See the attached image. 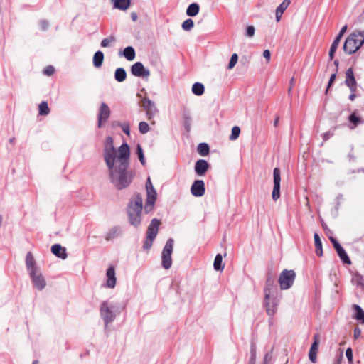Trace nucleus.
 <instances>
[{
  "label": "nucleus",
  "mask_w": 364,
  "mask_h": 364,
  "mask_svg": "<svg viewBox=\"0 0 364 364\" xmlns=\"http://www.w3.org/2000/svg\"><path fill=\"white\" fill-rule=\"evenodd\" d=\"M142 210L143 198L140 194L136 193L133 198L129 200L127 208L129 223L136 228L141 225Z\"/></svg>",
  "instance_id": "obj_3"
},
{
  "label": "nucleus",
  "mask_w": 364,
  "mask_h": 364,
  "mask_svg": "<svg viewBox=\"0 0 364 364\" xmlns=\"http://www.w3.org/2000/svg\"><path fill=\"white\" fill-rule=\"evenodd\" d=\"M364 44V31H355L346 39L343 51L351 55L355 53Z\"/></svg>",
  "instance_id": "obj_5"
},
{
  "label": "nucleus",
  "mask_w": 364,
  "mask_h": 364,
  "mask_svg": "<svg viewBox=\"0 0 364 364\" xmlns=\"http://www.w3.org/2000/svg\"><path fill=\"white\" fill-rule=\"evenodd\" d=\"M209 167L210 165L207 161L205 159H198L195 164L194 170L198 176H202L205 174Z\"/></svg>",
  "instance_id": "obj_18"
},
{
  "label": "nucleus",
  "mask_w": 364,
  "mask_h": 364,
  "mask_svg": "<svg viewBox=\"0 0 364 364\" xmlns=\"http://www.w3.org/2000/svg\"><path fill=\"white\" fill-rule=\"evenodd\" d=\"M240 134V128L238 126H234L232 128L231 134L229 136V139L230 141H235L236 140Z\"/></svg>",
  "instance_id": "obj_39"
},
{
  "label": "nucleus",
  "mask_w": 364,
  "mask_h": 364,
  "mask_svg": "<svg viewBox=\"0 0 364 364\" xmlns=\"http://www.w3.org/2000/svg\"><path fill=\"white\" fill-rule=\"evenodd\" d=\"M194 26V22L191 18L185 20L182 23V28L184 31H191Z\"/></svg>",
  "instance_id": "obj_41"
},
{
  "label": "nucleus",
  "mask_w": 364,
  "mask_h": 364,
  "mask_svg": "<svg viewBox=\"0 0 364 364\" xmlns=\"http://www.w3.org/2000/svg\"><path fill=\"white\" fill-rule=\"evenodd\" d=\"M131 18L133 21H136L138 18L137 14L136 12H132L131 14Z\"/></svg>",
  "instance_id": "obj_60"
},
{
  "label": "nucleus",
  "mask_w": 364,
  "mask_h": 364,
  "mask_svg": "<svg viewBox=\"0 0 364 364\" xmlns=\"http://www.w3.org/2000/svg\"><path fill=\"white\" fill-rule=\"evenodd\" d=\"M197 151L202 156H205L209 154L210 146L207 143L202 142L198 145Z\"/></svg>",
  "instance_id": "obj_32"
},
{
  "label": "nucleus",
  "mask_w": 364,
  "mask_h": 364,
  "mask_svg": "<svg viewBox=\"0 0 364 364\" xmlns=\"http://www.w3.org/2000/svg\"><path fill=\"white\" fill-rule=\"evenodd\" d=\"M106 277L107 281L105 287L110 289L114 288L116 285L117 278L115 276V269L113 266H110L107 268Z\"/></svg>",
  "instance_id": "obj_19"
},
{
  "label": "nucleus",
  "mask_w": 364,
  "mask_h": 364,
  "mask_svg": "<svg viewBox=\"0 0 364 364\" xmlns=\"http://www.w3.org/2000/svg\"><path fill=\"white\" fill-rule=\"evenodd\" d=\"M205 186L203 180H195L191 187V193L195 197H201L205 194Z\"/></svg>",
  "instance_id": "obj_14"
},
{
  "label": "nucleus",
  "mask_w": 364,
  "mask_h": 364,
  "mask_svg": "<svg viewBox=\"0 0 364 364\" xmlns=\"http://www.w3.org/2000/svg\"><path fill=\"white\" fill-rule=\"evenodd\" d=\"M318 346H319V341L317 338V336H315L314 341L311 346L310 350L318 352Z\"/></svg>",
  "instance_id": "obj_49"
},
{
  "label": "nucleus",
  "mask_w": 364,
  "mask_h": 364,
  "mask_svg": "<svg viewBox=\"0 0 364 364\" xmlns=\"http://www.w3.org/2000/svg\"><path fill=\"white\" fill-rule=\"evenodd\" d=\"M51 252L57 257L65 259L68 257L66 248L61 246L60 244H54L51 247Z\"/></svg>",
  "instance_id": "obj_22"
},
{
  "label": "nucleus",
  "mask_w": 364,
  "mask_h": 364,
  "mask_svg": "<svg viewBox=\"0 0 364 364\" xmlns=\"http://www.w3.org/2000/svg\"><path fill=\"white\" fill-rule=\"evenodd\" d=\"M345 84L346 86L349 87L351 92H354L356 91L357 83L352 68H348L346 72Z\"/></svg>",
  "instance_id": "obj_16"
},
{
  "label": "nucleus",
  "mask_w": 364,
  "mask_h": 364,
  "mask_svg": "<svg viewBox=\"0 0 364 364\" xmlns=\"http://www.w3.org/2000/svg\"><path fill=\"white\" fill-rule=\"evenodd\" d=\"M296 278V273L294 270L284 269L278 279L280 289L287 290L291 288Z\"/></svg>",
  "instance_id": "obj_6"
},
{
  "label": "nucleus",
  "mask_w": 364,
  "mask_h": 364,
  "mask_svg": "<svg viewBox=\"0 0 364 364\" xmlns=\"http://www.w3.org/2000/svg\"><path fill=\"white\" fill-rule=\"evenodd\" d=\"M54 68L52 65L47 66L43 70V73L48 76L51 75L54 73Z\"/></svg>",
  "instance_id": "obj_52"
},
{
  "label": "nucleus",
  "mask_w": 364,
  "mask_h": 364,
  "mask_svg": "<svg viewBox=\"0 0 364 364\" xmlns=\"http://www.w3.org/2000/svg\"><path fill=\"white\" fill-rule=\"evenodd\" d=\"M353 318L364 324V310L358 304H353Z\"/></svg>",
  "instance_id": "obj_23"
},
{
  "label": "nucleus",
  "mask_w": 364,
  "mask_h": 364,
  "mask_svg": "<svg viewBox=\"0 0 364 364\" xmlns=\"http://www.w3.org/2000/svg\"><path fill=\"white\" fill-rule=\"evenodd\" d=\"M119 55L124 57L127 60L132 61L136 57V52L132 46H127L119 52Z\"/></svg>",
  "instance_id": "obj_25"
},
{
  "label": "nucleus",
  "mask_w": 364,
  "mask_h": 364,
  "mask_svg": "<svg viewBox=\"0 0 364 364\" xmlns=\"http://www.w3.org/2000/svg\"><path fill=\"white\" fill-rule=\"evenodd\" d=\"M256 350H257L256 344H255V343L252 341L251 342V345H250L251 357L250 358L249 364H255V355H256Z\"/></svg>",
  "instance_id": "obj_40"
},
{
  "label": "nucleus",
  "mask_w": 364,
  "mask_h": 364,
  "mask_svg": "<svg viewBox=\"0 0 364 364\" xmlns=\"http://www.w3.org/2000/svg\"><path fill=\"white\" fill-rule=\"evenodd\" d=\"M200 11V6L198 3H191L186 9V15L190 17L196 16Z\"/></svg>",
  "instance_id": "obj_27"
},
{
  "label": "nucleus",
  "mask_w": 364,
  "mask_h": 364,
  "mask_svg": "<svg viewBox=\"0 0 364 364\" xmlns=\"http://www.w3.org/2000/svg\"><path fill=\"white\" fill-rule=\"evenodd\" d=\"M111 110L109 106L105 102H102L97 113V127L99 128L102 127L103 124L109 118Z\"/></svg>",
  "instance_id": "obj_9"
},
{
  "label": "nucleus",
  "mask_w": 364,
  "mask_h": 364,
  "mask_svg": "<svg viewBox=\"0 0 364 364\" xmlns=\"http://www.w3.org/2000/svg\"><path fill=\"white\" fill-rule=\"evenodd\" d=\"M264 293V306L267 315L272 317L277 311L279 300L275 295L277 293V287L274 285V279L270 276L266 279Z\"/></svg>",
  "instance_id": "obj_2"
},
{
  "label": "nucleus",
  "mask_w": 364,
  "mask_h": 364,
  "mask_svg": "<svg viewBox=\"0 0 364 364\" xmlns=\"http://www.w3.org/2000/svg\"><path fill=\"white\" fill-rule=\"evenodd\" d=\"M116 41V38L114 35H110L109 37L104 38L101 43L100 46L102 48H107L112 46Z\"/></svg>",
  "instance_id": "obj_36"
},
{
  "label": "nucleus",
  "mask_w": 364,
  "mask_h": 364,
  "mask_svg": "<svg viewBox=\"0 0 364 364\" xmlns=\"http://www.w3.org/2000/svg\"><path fill=\"white\" fill-rule=\"evenodd\" d=\"M237 60H238V55H237V53H233L231 55V58L230 59V61H229V63L228 65L227 68L228 70L232 69L235 67V65H236V63H237Z\"/></svg>",
  "instance_id": "obj_44"
},
{
  "label": "nucleus",
  "mask_w": 364,
  "mask_h": 364,
  "mask_svg": "<svg viewBox=\"0 0 364 364\" xmlns=\"http://www.w3.org/2000/svg\"><path fill=\"white\" fill-rule=\"evenodd\" d=\"M117 125L119 127H120L123 131V132L129 136L130 135V127H129V124L127 123V122H124V123H121V122H117Z\"/></svg>",
  "instance_id": "obj_47"
},
{
  "label": "nucleus",
  "mask_w": 364,
  "mask_h": 364,
  "mask_svg": "<svg viewBox=\"0 0 364 364\" xmlns=\"http://www.w3.org/2000/svg\"><path fill=\"white\" fill-rule=\"evenodd\" d=\"M161 224V222L157 218H154L151 220L150 224L148 226L147 231H146V236L148 237L154 239L156 237L159 228Z\"/></svg>",
  "instance_id": "obj_17"
},
{
  "label": "nucleus",
  "mask_w": 364,
  "mask_h": 364,
  "mask_svg": "<svg viewBox=\"0 0 364 364\" xmlns=\"http://www.w3.org/2000/svg\"><path fill=\"white\" fill-rule=\"evenodd\" d=\"M183 117L184 119L185 129L187 132H189L191 118V116H190L188 112H184V113L183 114Z\"/></svg>",
  "instance_id": "obj_43"
},
{
  "label": "nucleus",
  "mask_w": 364,
  "mask_h": 364,
  "mask_svg": "<svg viewBox=\"0 0 364 364\" xmlns=\"http://www.w3.org/2000/svg\"><path fill=\"white\" fill-rule=\"evenodd\" d=\"M127 78V72L123 68H118L114 72V79L119 82H124Z\"/></svg>",
  "instance_id": "obj_30"
},
{
  "label": "nucleus",
  "mask_w": 364,
  "mask_h": 364,
  "mask_svg": "<svg viewBox=\"0 0 364 364\" xmlns=\"http://www.w3.org/2000/svg\"><path fill=\"white\" fill-rule=\"evenodd\" d=\"M103 158L108 169L110 182L117 190L128 188L135 177V171L130 168V148L124 141L116 149L114 139L107 136L103 143Z\"/></svg>",
  "instance_id": "obj_1"
},
{
  "label": "nucleus",
  "mask_w": 364,
  "mask_h": 364,
  "mask_svg": "<svg viewBox=\"0 0 364 364\" xmlns=\"http://www.w3.org/2000/svg\"><path fill=\"white\" fill-rule=\"evenodd\" d=\"M161 265L164 269H169L172 265L171 256H167L161 254Z\"/></svg>",
  "instance_id": "obj_35"
},
{
  "label": "nucleus",
  "mask_w": 364,
  "mask_h": 364,
  "mask_svg": "<svg viewBox=\"0 0 364 364\" xmlns=\"http://www.w3.org/2000/svg\"><path fill=\"white\" fill-rule=\"evenodd\" d=\"M316 355H317V352L316 351H314V350H309V358L311 362L316 363Z\"/></svg>",
  "instance_id": "obj_53"
},
{
  "label": "nucleus",
  "mask_w": 364,
  "mask_h": 364,
  "mask_svg": "<svg viewBox=\"0 0 364 364\" xmlns=\"http://www.w3.org/2000/svg\"><path fill=\"white\" fill-rule=\"evenodd\" d=\"M28 274L34 287L38 291H42L46 287V281L40 269Z\"/></svg>",
  "instance_id": "obj_11"
},
{
  "label": "nucleus",
  "mask_w": 364,
  "mask_h": 364,
  "mask_svg": "<svg viewBox=\"0 0 364 364\" xmlns=\"http://www.w3.org/2000/svg\"><path fill=\"white\" fill-rule=\"evenodd\" d=\"M355 97H356V95L354 94V92H352L349 95V100H350L351 101L354 100Z\"/></svg>",
  "instance_id": "obj_63"
},
{
  "label": "nucleus",
  "mask_w": 364,
  "mask_h": 364,
  "mask_svg": "<svg viewBox=\"0 0 364 364\" xmlns=\"http://www.w3.org/2000/svg\"><path fill=\"white\" fill-rule=\"evenodd\" d=\"M122 235V229L119 225L112 227L106 233L105 239L107 241H112Z\"/></svg>",
  "instance_id": "obj_20"
},
{
  "label": "nucleus",
  "mask_w": 364,
  "mask_h": 364,
  "mask_svg": "<svg viewBox=\"0 0 364 364\" xmlns=\"http://www.w3.org/2000/svg\"><path fill=\"white\" fill-rule=\"evenodd\" d=\"M333 133L328 131V132H326L323 133V135H322V137H323V141H326L331 136H333Z\"/></svg>",
  "instance_id": "obj_57"
},
{
  "label": "nucleus",
  "mask_w": 364,
  "mask_h": 364,
  "mask_svg": "<svg viewBox=\"0 0 364 364\" xmlns=\"http://www.w3.org/2000/svg\"><path fill=\"white\" fill-rule=\"evenodd\" d=\"M272 359V352H268L265 354L264 358V362L263 364H268Z\"/></svg>",
  "instance_id": "obj_56"
},
{
  "label": "nucleus",
  "mask_w": 364,
  "mask_h": 364,
  "mask_svg": "<svg viewBox=\"0 0 364 364\" xmlns=\"http://www.w3.org/2000/svg\"><path fill=\"white\" fill-rule=\"evenodd\" d=\"M131 73L134 76L140 77H146L150 75V71L141 62H136L131 66Z\"/></svg>",
  "instance_id": "obj_12"
},
{
  "label": "nucleus",
  "mask_w": 364,
  "mask_h": 364,
  "mask_svg": "<svg viewBox=\"0 0 364 364\" xmlns=\"http://www.w3.org/2000/svg\"><path fill=\"white\" fill-rule=\"evenodd\" d=\"M214 269L216 271H221L224 268L223 264V257L220 254H217L213 262Z\"/></svg>",
  "instance_id": "obj_34"
},
{
  "label": "nucleus",
  "mask_w": 364,
  "mask_h": 364,
  "mask_svg": "<svg viewBox=\"0 0 364 364\" xmlns=\"http://www.w3.org/2000/svg\"><path fill=\"white\" fill-rule=\"evenodd\" d=\"M291 1L290 0H284L276 9V11H278L279 14L285 11V10L287 9V7L289 6Z\"/></svg>",
  "instance_id": "obj_42"
},
{
  "label": "nucleus",
  "mask_w": 364,
  "mask_h": 364,
  "mask_svg": "<svg viewBox=\"0 0 364 364\" xmlns=\"http://www.w3.org/2000/svg\"><path fill=\"white\" fill-rule=\"evenodd\" d=\"M347 28H348L347 25L343 26L341 28V29L340 30L338 35L334 38L331 47H330L329 53H328L330 60H332L333 59L335 53L338 47L340 41H341L343 36L346 33Z\"/></svg>",
  "instance_id": "obj_13"
},
{
  "label": "nucleus",
  "mask_w": 364,
  "mask_h": 364,
  "mask_svg": "<svg viewBox=\"0 0 364 364\" xmlns=\"http://www.w3.org/2000/svg\"><path fill=\"white\" fill-rule=\"evenodd\" d=\"M113 7L122 11L127 10L130 4L131 0H113Z\"/></svg>",
  "instance_id": "obj_26"
},
{
  "label": "nucleus",
  "mask_w": 364,
  "mask_h": 364,
  "mask_svg": "<svg viewBox=\"0 0 364 364\" xmlns=\"http://www.w3.org/2000/svg\"><path fill=\"white\" fill-rule=\"evenodd\" d=\"M26 267L28 274L32 272L39 270V268L36 266V260L31 252H28L26 256Z\"/></svg>",
  "instance_id": "obj_21"
},
{
  "label": "nucleus",
  "mask_w": 364,
  "mask_h": 364,
  "mask_svg": "<svg viewBox=\"0 0 364 364\" xmlns=\"http://www.w3.org/2000/svg\"><path fill=\"white\" fill-rule=\"evenodd\" d=\"M173 244L174 240L173 238L168 239L163 248L161 254L167 256H171L173 250Z\"/></svg>",
  "instance_id": "obj_28"
},
{
  "label": "nucleus",
  "mask_w": 364,
  "mask_h": 364,
  "mask_svg": "<svg viewBox=\"0 0 364 364\" xmlns=\"http://www.w3.org/2000/svg\"><path fill=\"white\" fill-rule=\"evenodd\" d=\"M282 14V13L279 14L278 11H276V21L277 22H279L281 20Z\"/></svg>",
  "instance_id": "obj_61"
},
{
  "label": "nucleus",
  "mask_w": 364,
  "mask_h": 364,
  "mask_svg": "<svg viewBox=\"0 0 364 364\" xmlns=\"http://www.w3.org/2000/svg\"><path fill=\"white\" fill-rule=\"evenodd\" d=\"M263 56L267 60H269L271 58V53L269 50H264L263 52Z\"/></svg>",
  "instance_id": "obj_58"
},
{
  "label": "nucleus",
  "mask_w": 364,
  "mask_h": 364,
  "mask_svg": "<svg viewBox=\"0 0 364 364\" xmlns=\"http://www.w3.org/2000/svg\"><path fill=\"white\" fill-rule=\"evenodd\" d=\"M329 240L333 245V248L335 249L336 253L340 257L341 260L346 264H350L351 261L346 253V250L341 246V245L338 242V241L333 236L329 237Z\"/></svg>",
  "instance_id": "obj_7"
},
{
  "label": "nucleus",
  "mask_w": 364,
  "mask_h": 364,
  "mask_svg": "<svg viewBox=\"0 0 364 364\" xmlns=\"http://www.w3.org/2000/svg\"><path fill=\"white\" fill-rule=\"evenodd\" d=\"M141 103V107L146 111V118L151 120L158 112L155 103L147 97L143 98Z\"/></svg>",
  "instance_id": "obj_8"
},
{
  "label": "nucleus",
  "mask_w": 364,
  "mask_h": 364,
  "mask_svg": "<svg viewBox=\"0 0 364 364\" xmlns=\"http://www.w3.org/2000/svg\"><path fill=\"white\" fill-rule=\"evenodd\" d=\"M39 26L42 31H46L49 27V23L48 21L43 19L40 21Z\"/></svg>",
  "instance_id": "obj_50"
},
{
  "label": "nucleus",
  "mask_w": 364,
  "mask_h": 364,
  "mask_svg": "<svg viewBox=\"0 0 364 364\" xmlns=\"http://www.w3.org/2000/svg\"><path fill=\"white\" fill-rule=\"evenodd\" d=\"M255 28L253 26H247L245 31V36L251 38L255 35Z\"/></svg>",
  "instance_id": "obj_48"
},
{
  "label": "nucleus",
  "mask_w": 364,
  "mask_h": 364,
  "mask_svg": "<svg viewBox=\"0 0 364 364\" xmlns=\"http://www.w3.org/2000/svg\"><path fill=\"white\" fill-rule=\"evenodd\" d=\"M336 73H333L330 78H329V80H328V85H327V88H326V92H328V89L330 88V87L333 85V83L334 82L335 80H336Z\"/></svg>",
  "instance_id": "obj_54"
},
{
  "label": "nucleus",
  "mask_w": 364,
  "mask_h": 364,
  "mask_svg": "<svg viewBox=\"0 0 364 364\" xmlns=\"http://www.w3.org/2000/svg\"><path fill=\"white\" fill-rule=\"evenodd\" d=\"M121 313V309L118 303L104 301L100 307V317L102 319L105 328L107 330L109 324L112 323Z\"/></svg>",
  "instance_id": "obj_4"
},
{
  "label": "nucleus",
  "mask_w": 364,
  "mask_h": 364,
  "mask_svg": "<svg viewBox=\"0 0 364 364\" xmlns=\"http://www.w3.org/2000/svg\"><path fill=\"white\" fill-rule=\"evenodd\" d=\"M38 112L40 115L46 116L50 113V109L46 102H42L38 106Z\"/></svg>",
  "instance_id": "obj_37"
},
{
  "label": "nucleus",
  "mask_w": 364,
  "mask_h": 364,
  "mask_svg": "<svg viewBox=\"0 0 364 364\" xmlns=\"http://www.w3.org/2000/svg\"><path fill=\"white\" fill-rule=\"evenodd\" d=\"M192 92L197 95L200 96L204 93L205 87L200 82H195L192 86Z\"/></svg>",
  "instance_id": "obj_33"
},
{
  "label": "nucleus",
  "mask_w": 364,
  "mask_h": 364,
  "mask_svg": "<svg viewBox=\"0 0 364 364\" xmlns=\"http://www.w3.org/2000/svg\"><path fill=\"white\" fill-rule=\"evenodd\" d=\"M279 117H277L276 119L274 121V127H277V125L279 124Z\"/></svg>",
  "instance_id": "obj_64"
},
{
  "label": "nucleus",
  "mask_w": 364,
  "mask_h": 364,
  "mask_svg": "<svg viewBox=\"0 0 364 364\" xmlns=\"http://www.w3.org/2000/svg\"><path fill=\"white\" fill-rule=\"evenodd\" d=\"M149 125L146 122H140L139 124V130L141 134H146L149 131Z\"/></svg>",
  "instance_id": "obj_45"
},
{
  "label": "nucleus",
  "mask_w": 364,
  "mask_h": 364,
  "mask_svg": "<svg viewBox=\"0 0 364 364\" xmlns=\"http://www.w3.org/2000/svg\"><path fill=\"white\" fill-rule=\"evenodd\" d=\"M346 356L348 358V363L351 364L353 363V350L350 348L346 349Z\"/></svg>",
  "instance_id": "obj_51"
},
{
  "label": "nucleus",
  "mask_w": 364,
  "mask_h": 364,
  "mask_svg": "<svg viewBox=\"0 0 364 364\" xmlns=\"http://www.w3.org/2000/svg\"><path fill=\"white\" fill-rule=\"evenodd\" d=\"M154 239H152V238H150V237H148L147 236L146 237V239L144 241V243H143V249L144 250H149L151 249L152 245H153V242H154Z\"/></svg>",
  "instance_id": "obj_46"
},
{
  "label": "nucleus",
  "mask_w": 364,
  "mask_h": 364,
  "mask_svg": "<svg viewBox=\"0 0 364 364\" xmlns=\"http://www.w3.org/2000/svg\"><path fill=\"white\" fill-rule=\"evenodd\" d=\"M360 335H361V329L358 326H356L353 331L354 338L358 339L360 336Z\"/></svg>",
  "instance_id": "obj_55"
},
{
  "label": "nucleus",
  "mask_w": 364,
  "mask_h": 364,
  "mask_svg": "<svg viewBox=\"0 0 364 364\" xmlns=\"http://www.w3.org/2000/svg\"><path fill=\"white\" fill-rule=\"evenodd\" d=\"M150 187H154V186H153V185L151 183L150 178H148L147 181L146 183V190H148V188H149Z\"/></svg>",
  "instance_id": "obj_59"
},
{
  "label": "nucleus",
  "mask_w": 364,
  "mask_h": 364,
  "mask_svg": "<svg viewBox=\"0 0 364 364\" xmlns=\"http://www.w3.org/2000/svg\"><path fill=\"white\" fill-rule=\"evenodd\" d=\"M104 53L101 50H97L93 56V65L95 68H100L103 63Z\"/></svg>",
  "instance_id": "obj_29"
},
{
  "label": "nucleus",
  "mask_w": 364,
  "mask_h": 364,
  "mask_svg": "<svg viewBox=\"0 0 364 364\" xmlns=\"http://www.w3.org/2000/svg\"><path fill=\"white\" fill-rule=\"evenodd\" d=\"M333 64H334V65H336V70H335V72H336V73H337V71H338V65H339V61H338V60H334V62H333Z\"/></svg>",
  "instance_id": "obj_62"
},
{
  "label": "nucleus",
  "mask_w": 364,
  "mask_h": 364,
  "mask_svg": "<svg viewBox=\"0 0 364 364\" xmlns=\"http://www.w3.org/2000/svg\"><path fill=\"white\" fill-rule=\"evenodd\" d=\"M348 119L350 122L349 128L350 129H354L359 124H362L364 122L362 118L358 116L355 112H353L348 116Z\"/></svg>",
  "instance_id": "obj_24"
},
{
  "label": "nucleus",
  "mask_w": 364,
  "mask_h": 364,
  "mask_svg": "<svg viewBox=\"0 0 364 364\" xmlns=\"http://www.w3.org/2000/svg\"><path fill=\"white\" fill-rule=\"evenodd\" d=\"M273 181L274 187L272 193V199L276 201L280 198V182H281V171L277 167L273 170Z\"/></svg>",
  "instance_id": "obj_10"
},
{
  "label": "nucleus",
  "mask_w": 364,
  "mask_h": 364,
  "mask_svg": "<svg viewBox=\"0 0 364 364\" xmlns=\"http://www.w3.org/2000/svg\"><path fill=\"white\" fill-rule=\"evenodd\" d=\"M146 200L145 203V211L147 213L149 210H151L153 208L154 205L155 204V202L156 200L157 193L154 187L148 188V190H146Z\"/></svg>",
  "instance_id": "obj_15"
},
{
  "label": "nucleus",
  "mask_w": 364,
  "mask_h": 364,
  "mask_svg": "<svg viewBox=\"0 0 364 364\" xmlns=\"http://www.w3.org/2000/svg\"><path fill=\"white\" fill-rule=\"evenodd\" d=\"M136 154L138 156L139 160L141 162V164L142 165H145L146 161H145V158H144V154L143 149H142L141 146L139 144H138L136 145Z\"/></svg>",
  "instance_id": "obj_38"
},
{
  "label": "nucleus",
  "mask_w": 364,
  "mask_h": 364,
  "mask_svg": "<svg viewBox=\"0 0 364 364\" xmlns=\"http://www.w3.org/2000/svg\"><path fill=\"white\" fill-rule=\"evenodd\" d=\"M314 244L316 247V254L321 257L323 255L322 242L320 236L318 233H314Z\"/></svg>",
  "instance_id": "obj_31"
}]
</instances>
